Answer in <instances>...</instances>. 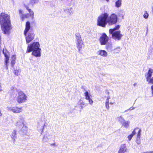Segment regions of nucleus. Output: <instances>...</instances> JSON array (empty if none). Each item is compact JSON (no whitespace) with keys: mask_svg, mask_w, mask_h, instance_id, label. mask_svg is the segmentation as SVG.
I'll list each match as a JSON object with an SVG mask.
<instances>
[{"mask_svg":"<svg viewBox=\"0 0 153 153\" xmlns=\"http://www.w3.org/2000/svg\"><path fill=\"white\" fill-rule=\"evenodd\" d=\"M75 36H76V43L77 45V47L78 49L79 52H80V50L83 45V42L79 33H76L75 34Z\"/></svg>","mask_w":153,"mask_h":153,"instance_id":"39448f33","label":"nucleus"},{"mask_svg":"<svg viewBox=\"0 0 153 153\" xmlns=\"http://www.w3.org/2000/svg\"><path fill=\"white\" fill-rule=\"evenodd\" d=\"M1 87H0V91H2V89H1Z\"/></svg>","mask_w":153,"mask_h":153,"instance_id":"49530a36","label":"nucleus"},{"mask_svg":"<svg viewBox=\"0 0 153 153\" xmlns=\"http://www.w3.org/2000/svg\"><path fill=\"white\" fill-rule=\"evenodd\" d=\"M148 31V27H147V28L146 32V35L147 34Z\"/></svg>","mask_w":153,"mask_h":153,"instance_id":"79ce46f5","label":"nucleus"},{"mask_svg":"<svg viewBox=\"0 0 153 153\" xmlns=\"http://www.w3.org/2000/svg\"><path fill=\"white\" fill-rule=\"evenodd\" d=\"M120 49V47H117V48H116V49H118V51H119V50Z\"/></svg>","mask_w":153,"mask_h":153,"instance_id":"c03bdc74","label":"nucleus"},{"mask_svg":"<svg viewBox=\"0 0 153 153\" xmlns=\"http://www.w3.org/2000/svg\"><path fill=\"white\" fill-rule=\"evenodd\" d=\"M120 25H118L114 27L112 29H110L109 30V33H111L112 32L115 31V30H117L119 29Z\"/></svg>","mask_w":153,"mask_h":153,"instance_id":"412c9836","label":"nucleus"},{"mask_svg":"<svg viewBox=\"0 0 153 153\" xmlns=\"http://www.w3.org/2000/svg\"><path fill=\"white\" fill-rule=\"evenodd\" d=\"M141 129H139V131L138 132L137 138H140L141 135Z\"/></svg>","mask_w":153,"mask_h":153,"instance_id":"7c9ffc66","label":"nucleus"},{"mask_svg":"<svg viewBox=\"0 0 153 153\" xmlns=\"http://www.w3.org/2000/svg\"><path fill=\"white\" fill-rule=\"evenodd\" d=\"M38 1V0H31L30 3L31 4H33L37 2Z\"/></svg>","mask_w":153,"mask_h":153,"instance_id":"f704fd0d","label":"nucleus"},{"mask_svg":"<svg viewBox=\"0 0 153 153\" xmlns=\"http://www.w3.org/2000/svg\"><path fill=\"white\" fill-rule=\"evenodd\" d=\"M128 150L127 149L126 144H123L121 145L118 153H125L128 152Z\"/></svg>","mask_w":153,"mask_h":153,"instance_id":"2eb2a0df","label":"nucleus"},{"mask_svg":"<svg viewBox=\"0 0 153 153\" xmlns=\"http://www.w3.org/2000/svg\"><path fill=\"white\" fill-rule=\"evenodd\" d=\"M136 85V83H134V86H135V85Z\"/></svg>","mask_w":153,"mask_h":153,"instance_id":"de8ad7c7","label":"nucleus"},{"mask_svg":"<svg viewBox=\"0 0 153 153\" xmlns=\"http://www.w3.org/2000/svg\"><path fill=\"white\" fill-rule=\"evenodd\" d=\"M11 136L12 139L15 140L14 138L16 137V131L15 130H13L11 134Z\"/></svg>","mask_w":153,"mask_h":153,"instance_id":"a878e982","label":"nucleus"},{"mask_svg":"<svg viewBox=\"0 0 153 153\" xmlns=\"http://www.w3.org/2000/svg\"><path fill=\"white\" fill-rule=\"evenodd\" d=\"M106 1H107V2H108V1H109V0H106Z\"/></svg>","mask_w":153,"mask_h":153,"instance_id":"8fccbe9b","label":"nucleus"},{"mask_svg":"<svg viewBox=\"0 0 153 153\" xmlns=\"http://www.w3.org/2000/svg\"><path fill=\"white\" fill-rule=\"evenodd\" d=\"M24 119L22 116H19V119L17 121L16 126L19 128H24Z\"/></svg>","mask_w":153,"mask_h":153,"instance_id":"9b49d317","label":"nucleus"},{"mask_svg":"<svg viewBox=\"0 0 153 153\" xmlns=\"http://www.w3.org/2000/svg\"><path fill=\"white\" fill-rule=\"evenodd\" d=\"M99 56L103 57H106L107 56V52L104 50H99L96 53Z\"/></svg>","mask_w":153,"mask_h":153,"instance_id":"dca6fc26","label":"nucleus"},{"mask_svg":"<svg viewBox=\"0 0 153 153\" xmlns=\"http://www.w3.org/2000/svg\"><path fill=\"white\" fill-rule=\"evenodd\" d=\"M48 140V139L47 136H44L43 138L42 141L43 142H47Z\"/></svg>","mask_w":153,"mask_h":153,"instance_id":"c756f323","label":"nucleus"},{"mask_svg":"<svg viewBox=\"0 0 153 153\" xmlns=\"http://www.w3.org/2000/svg\"><path fill=\"white\" fill-rule=\"evenodd\" d=\"M51 145L52 146H55L56 144L55 143L51 144Z\"/></svg>","mask_w":153,"mask_h":153,"instance_id":"a19ab883","label":"nucleus"},{"mask_svg":"<svg viewBox=\"0 0 153 153\" xmlns=\"http://www.w3.org/2000/svg\"><path fill=\"white\" fill-rule=\"evenodd\" d=\"M39 47L40 45L39 42H34L31 44L28 45L27 52L29 53L33 50L39 49Z\"/></svg>","mask_w":153,"mask_h":153,"instance_id":"423d86ee","label":"nucleus"},{"mask_svg":"<svg viewBox=\"0 0 153 153\" xmlns=\"http://www.w3.org/2000/svg\"><path fill=\"white\" fill-rule=\"evenodd\" d=\"M110 97H108L106 100H109V99H110Z\"/></svg>","mask_w":153,"mask_h":153,"instance_id":"a18cd8bd","label":"nucleus"},{"mask_svg":"<svg viewBox=\"0 0 153 153\" xmlns=\"http://www.w3.org/2000/svg\"><path fill=\"white\" fill-rule=\"evenodd\" d=\"M105 103L107 104H109V100H106Z\"/></svg>","mask_w":153,"mask_h":153,"instance_id":"37998d69","label":"nucleus"},{"mask_svg":"<svg viewBox=\"0 0 153 153\" xmlns=\"http://www.w3.org/2000/svg\"><path fill=\"white\" fill-rule=\"evenodd\" d=\"M106 45V49L110 51H112L113 46L112 44L111 43L108 42Z\"/></svg>","mask_w":153,"mask_h":153,"instance_id":"a211bd4d","label":"nucleus"},{"mask_svg":"<svg viewBox=\"0 0 153 153\" xmlns=\"http://www.w3.org/2000/svg\"><path fill=\"white\" fill-rule=\"evenodd\" d=\"M72 8L71 7L70 8L66 10L67 12H68L69 13H71L72 12Z\"/></svg>","mask_w":153,"mask_h":153,"instance_id":"c9c22d12","label":"nucleus"},{"mask_svg":"<svg viewBox=\"0 0 153 153\" xmlns=\"http://www.w3.org/2000/svg\"><path fill=\"white\" fill-rule=\"evenodd\" d=\"M133 136H132V135H131L130 134L128 136V140L129 141H130L131 139V138H132V137H133Z\"/></svg>","mask_w":153,"mask_h":153,"instance_id":"4c0bfd02","label":"nucleus"},{"mask_svg":"<svg viewBox=\"0 0 153 153\" xmlns=\"http://www.w3.org/2000/svg\"><path fill=\"white\" fill-rule=\"evenodd\" d=\"M125 15V12L123 10H121L117 13V16L120 18L123 19Z\"/></svg>","mask_w":153,"mask_h":153,"instance_id":"f3484780","label":"nucleus"},{"mask_svg":"<svg viewBox=\"0 0 153 153\" xmlns=\"http://www.w3.org/2000/svg\"><path fill=\"white\" fill-rule=\"evenodd\" d=\"M135 108V107H130L129 109H127L125 111H124V112H127V111H128V110H132L134 109Z\"/></svg>","mask_w":153,"mask_h":153,"instance_id":"e433bc0d","label":"nucleus"},{"mask_svg":"<svg viewBox=\"0 0 153 153\" xmlns=\"http://www.w3.org/2000/svg\"><path fill=\"white\" fill-rule=\"evenodd\" d=\"M81 88L83 90V91L84 92L88 91L87 90L86 87L85 86H82Z\"/></svg>","mask_w":153,"mask_h":153,"instance_id":"72a5a7b5","label":"nucleus"},{"mask_svg":"<svg viewBox=\"0 0 153 153\" xmlns=\"http://www.w3.org/2000/svg\"><path fill=\"white\" fill-rule=\"evenodd\" d=\"M19 13L20 15V16L23 19L25 18H27L29 16V14H27L26 15H24L23 14V12L22 10H19Z\"/></svg>","mask_w":153,"mask_h":153,"instance_id":"6ab92c4d","label":"nucleus"},{"mask_svg":"<svg viewBox=\"0 0 153 153\" xmlns=\"http://www.w3.org/2000/svg\"><path fill=\"white\" fill-rule=\"evenodd\" d=\"M110 34L112 35V38L113 39L117 41L120 40L123 36L120 30L114 31Z\"/></svg>","mask_w":153,"mask_h":153,"instance_id":"6e6552de","label":"nucleus"},{"mask_svg":"<svg viewBox=\"0 0 153 153\" xmlns=\"http://www.w3.org/2000/svg\"><path fill=\"white\" fill-rule=\"evenodd\" d=\"M21 70L20 69H18L15 70L14 72L16 76H18L20 73Z\"/></svg>","mask_w":153,"mask_h":153,"instance_id":"bb28decb","label":"nucleus"},{"mask_svg":"<svg viewBox=\"0 0 153 153\" xmlns=\"http://www.w3.org/2000/svg\"><path fill=\"white\" fill-rule=\"evenodd\" d=\"M118 19L117 15L114 13L111 14L109 16L107 13H102L98 17L97 25L99 26L105 27L107 23L111 25L116 24Z\"/></svg>","mask_w":153,"mask_h":153,"instance_id":"f257e3e1","label":"nucleus"},{"mask_svg":"<svg viewBox=\"0 0 153 153\" xmlns=\"http://www.w3.org/2000/svg\"><path fill=\"white\" fill-rule=\"evenodd\" d=\"M89 91L88 90V91H86V92H84V95L85 97V99L88 101L89 104L90 105H93V101L90 98V97L91 96V95L90 93L88 92Z\"/></svg>","mask_w":153,"mask_h":153,"instance_id":"f8f14e48","label":"nucleus"},{"mask_svg":"<svg viewBox=\"0 0 153 153\" xmlns=\"http://www.w3.org/2000/svg\"><path fill=\"white\" fill-rule=\"evenodd\" d=\"M112 104L113 103H111V102L110 103V104Z\"/></svg>","mask_w":153,"mask_h":153,"instance_id":"3c124183","label":"nucleus"},{"mask_svg":"<svg viewBox=\"0 0 153 153\" xmlns=\"http://www.w3.org/2000/svg\"><path fill=\"white\" fill-rule=\"evenodd\" d=\"M151 88L152 89V95L153 97V85L151 86Z\"/></svg>","mask_w":153,"mask_h":153,"instance_id":"ea45409f","label":"nucleus"},{"mask_svg":"<svg viewBox=\"0 0 153 153\" xmlns=\"http://www.w3.org/2000/svg\"><path fill=\"white\" fill-rule=\"evenodd\" d=\"M16 56L15 55L12 56L11 59V65L13 67L16 63Z\"/></svg>","mask_w":153,"mask_h":153,"instance_id":"aec40b11","label":"nucleus"},{"mask_svg":"<svg viewBox=\"0 0 153 153\" xmlns=\"http://www.w3.org/2000/svg\"><path fill=\"white\" fill-rule=\"evenodd\" d=\"M152 10L153 12V7H152Z\"/></svg>","mask_w":153,"mask_h":153,"instance_id":"09e8293b","label":"nucleus"},{"mask_svg":"<svg viewBox=\"0 0 153 153\" xmlns=\"http://www.w3.org/2000/svg\"><path fill=\"white\" fill-rule=\"evenodd\" d=\"M136 142L137 144L140 145L141 143L140 138H137Z\"/></svg>","mask_w":153,"mask_h":153,"instance_id":"2f4dec72","label":"nucleus"},{"mask_svg":"<svg viewBox=\"0 0 153 153\" xmlns=\"http://www.w3.org/2000/svg\"><path fill=\"white\" fill-rule=\"evenodd\" d=\"M105 107L106 108H107L108 110L109 109V104H107L105 103Z\"/></svg>","mask_w":153,"mask_h":153,"instance_id":"58836bf2","label":"nucleus"},{"mask_svg":"<svg viewBox=\"0 0 153 153\" xmlns=\"http://www.w3.org/2000/svg\"><path fill=\"white\" fill-rule=\"evenodd\" d=\"M149 15L147 13L146 11H145L144 14H143V17L145 19H147L148 18Z\"/></svg>","mask_w":153,"mask_h":153,"instance_id":"c85d7f7f","label":"nucleus"},{"mask_svg":"<svg viewBox=\"0 0 153 153\" xmlns=\"http://www.w3.org/2000/svg\"><path fill=\"white\" fill-rule=\"evenodd\" d=\"M12 91H17L18 94L16 100L19 103H23L26 102L27 100V97L22 91L17 90L16 88L14 87L11 88Z\"/></svg>","mask_w":153,"mask_h":153,"instance_id":"20e7f679","label":"nucleus"},{"mask_svg":"<svg viewBox=\"0 0 153 153\" xmlns=\"http://www.w3.org/2000/svg\"><path fill=\"white\" fill-rule=\"evenodd\" d=\"M122 0H118L115 2V6L117 8L120 7L121 5Z\"/></svg>","mask_w":153,"mask_h":153,"instance_id":"5701e85b","label":"nucleus"},{"mask_svg":"<svg viewBox=\"0 0 153 153\" xmlns=\"http://www.w3.org/2000/svg\"><path fill=\"white\" fill-rule=\"evenodd\" d=\"M32 51V54L36 57H40L41 55V50L40 48L34 50Z\"/></svg>","mask_w":153,"mask_h":153,"instance_id":"4468645a","label":"nucleus"},{"mask_svg":"<svg viewBox=\"0 0 153 153\" xmlns=\"http://www.w3.org/2000/svg\"><path fill=\"white\" fill-rule=\"evenodd\" d=\"M26 9L30 13V16L32 18H33V17L34 16V13L32 11L31 9H29L28 7H26Z\"/></svg>","mask_w":153,"mask_h":153,"instance_id":"393cba45","label":"nucleus"},{"mask_svg":"<svg viewBox=\"0 0 153 153\" xmlns=\"http://www.w3.org/2000/svg\"><path fill=\"white\" fill-rule=\"evenodd\" d=\"M109 40V37L105 33H103L100 37L99 41L100 44L101 45H106Z\"/></svg>","mask_w":153,"mask_h":153,"instance_id":"1a4fd4ad","label":"nucleus"},{"mask_svg":"<svg viewBox=\"0 0 153 153\" xmlns=\"http://www.w3.org/2000/svg\"><path fill=\"white\" fill-rule=\"evenodd\" d=\"M79 103V105H81V106L82 107V105H85V106H86L87 105V104L84 103L83 102V101L82 100H80Z\"/></svg>","mask_w":153,"mask_h":153,"instance_id":"cd10ccee","label":"nucleus"},{"mask_svg":"<svg viewBox=\"0 0 153 153\" xmlns=\"http://www.w3.org/2000/svg\"><path fill=\"white\" fill-rule=\"evenodd\" d=\"M0 24L3 33L9 35L12 28L10 16L4 13H1L0 15Z\"/></svg>","mask_w":153,"mask_h":153,"instance_id":"f03ea898","label":"nucleus"},{"mask_svg":"<svg viewBox=\"0 0 153 153\" xmlns=\"http://www.w3.org/2000/svg\"><path fill=\"white\" fill-rule=\"evenodd\" d=\"M130 123L129 121L125 120L122 123V126L124 127L127 128L129 126Z\"/></svg>","mask_w":153,"mask_h":153,"instance_id":"4be33fe9","label":"nucleus"},{"mask_svg":"<svg viewBox=\"0 0 153 153\" xmlns=\"http://www.w3.org/2000/svg\"><path fill=\"white\" fill-rule=\"evenodd\" d=\"M117 120L122 124L125 120L122 116H120L117 117Z\"/></svg>","mask_w":153,"mask_h":153,"instance_id":"b1692460","label":"nucleus"},{"mask_svg":"<svg viewBox=\"0 0 153 153\" xmlns=\"http://www.w3.org/2000/svg\"><path fill=\"white\" fill-rule=\"evenodd\" d=\"M3 53L5 57V65L6 69H8V63H9V57L8 56L9 53L6 49H3Z\"/></svg>","mask_w":153,"mask_h":153,"instance_id":"9d476101","label":"nucleus"},{"mask_svg":"<svg viewBox=\"0 0 153 153\" xmlns=\"http://www.w3.org/2000/svg\"><path fill=\"white\" fill-rule=\"evenodd\" d=\"M153 73V69L150 68L148 72L145 74V76L147 82L149 83L153 84V77L152 74Z\"/></svg>","mask_w":153,"mask_h":153,"instance_id":"0eeeda50","label":"nucleus"},{"mask_svg":"<svg viewBox=\"0 0 153 153\" xmlns=\"http://www.w3.org/2000/svg\"><path fill=\"white\" fill-rule=\"evenodd\" d=\"M30 27V24L29 22H26L25 25V28L24 31V34L25 35L27 43H28L32 41L34 38L35 34L32 31H29Z\"/></svg>","mask_w":153,"mask_h":153,"instance_id":"7ed1b4c3","label":"nucleus"},{"mask_svg":"<svg viewBox=\"0 0 153 153\" xmlns=\"http://www.w3.org/2000/svg\"><path fill=\"white\" fill-rule=\"evenodd\" d=\"M139 129V128H136L133 131H132V133L131 134V135H132V136H133L135 134H136V133L135 132V130H137V129Z\"/></svg>","mask_w":153,"mask_h":153,"instance_id":"473e14b6","label":"nucleus"},{"mask_svg":"<svg viewBox=\"0 0 153 153\" xmlns=\"http://www.w3.org/2000/svg\"><path fill=\"white\" fill-rule=\"evenodd\" d=\"M7 110L12 111L13 112L15 113H18L22 111V108H19L18 107H7Z\"/></svg>","mask_w":153,"mask_h":153,"instance_id":"ddd939ff","label":"nucleus"}]
</instances>
